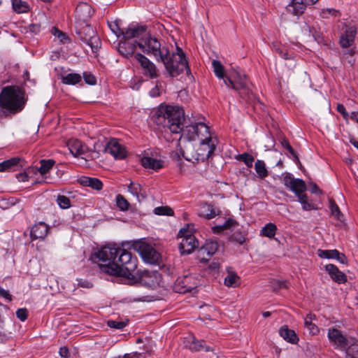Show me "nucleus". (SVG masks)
<instances>
[{
    "label": "nucleus",
    "mask_w": 358,
    "mask_h": 358,
    "mask_svg": "<svg viewBox=\"0 0 358 358\" xmlns=\"http://www.w3.org/2000/svg\"><path fill=\"white\" fill-rule=\"evenodd\" d=\"M122 248L109 245L101 248L98 251L92 254L91 259L98 264L100 270L111 275L127 278L134 277L137 268L138 259L136 256L127 251L128 246Z\"/></svg>",
    "instance_id": "obj_1"
},
{
    "label": "nucleus",
    "mask_w": 358,
    "mask_h": 358,
    "mask_svg": "<svg viewBox=\"0 0 358 358\" xmlns=\"http://www.w3.org/2000/svg\"><path fill=\"white\" fill-rule=\"evenodd\" d=\"M152 121L159 129H167L171 132L178 134L185 121L184 110L178 106L159 105L152 111Z\"/></svg>",
    "instance_id": "obj_2"
},
{
    "label": "nucleus",
    "mask_w": 358,
    "mask_h": 358,
    "mask_svg": "<svg viewBox=\"0 0 358 358\" xmlns=\"http://www.w3.org/2000/svg\"><path fill=\"white\" fill-rule=\"evenodd\" d=\"M27 101L24 90L17 85L6 86L0 92V108L5 116L21 112Z\"/></svg>",
    "instance_id": "obj_3"
},
{
    "label": "nucleus",
    "mask_w": 358,
    "mask_h": 358,
    "mask_svg": "<svg viewBox=\"0 0 358 358\" xmlns=\"http://www.w3.org/2000/svg\"><path fill=\"white\" fill-rule=\"evenodd\" d=\"M200 143L194 154H189L187 151H182V157L187 161L205 162L208 159L216 149L217 139L209 134L206 140L199 139Z\"/></svg>",
    "instance_id": "obj_4"
},
{
    "label": "nucleus",
    "mask_w": 358,
    "mask_h": 358,
    "mask_svg": "<svg viewBox=\"0 0 358 358\" xmlns=\"http://www.w3.org/2000/svg\"><path fill=\"white\" fill-rule=\"evenodd\" d=\"M159 62H162L169 75L171 77H176L186 71L190 73V69L186 57H182L179 55H171L168 49V53L164 54Z\"/></svg>",
    "instance_id": "obj_5"
},
{
    "label": "nucleus",
    "mask_w": 358,
    "mask_h": 358,
    "mask_svg": "<svg viewBox=\"0 0 358 358\" xmlns=\"http://www.w3.org/2000/svg\"><path fill=\"white\" fill-rule=\"evenodd\" d=\"M137 45L144 53L153 56L157 62H159L164 54L168 53V48L162 46L159 41L150 35L140 39Z\"/></svg>",
    "instance_id": "obj_6"
},
{
    "label": "nucleus",
    "mask_w": 358,
    "mask_h": 358,
    "mask_svg": "<svg viewBox=\"0 0 358 358\" xmlns=\"http://www.w3.org/2000/svg\"><path fill=\"white\" fill-rule=\"evenodd\" d=\"M283 183L296 194L303 210H309L312 208V204L307 201V196L303 193L306 189V186L303 180L294 178L291 174H287L283 178Z\"/></svg>",
    "instance_id": "obj_7"
},
{
    "label": "nucleus",
    "mask_w": 358,
    "mask_h": 358,
    "mask_svg": "<svg viewBox=\"0 0 358 358\" xmlns=\"http://www.w3.org/2000/svg\"><path fill=\"white\" fill-rule=\"evenodd\" d=\"M123 246L132 248L134 250L136 251L140 255L144 262L149 264H156L160 257L159 253L157 252L151 245L142 240L125 242Z\"/></svg>",
    "instance_id": "obj_8"
},
{
    "label": "nucleus",
    "mask_w": 358,
    "mask_h": 358,
    "mask_svg": "<svg viewBox=\"0 0 358 358\" xmlns=\"http://www.w3.org/2000/svg\"><path fill=\"white\" fill-rule=\"evenodd\" d=\"M182 122V136L188 141H195L199 139L206 140V137L209 136V127L203 122H196L189 125L184 126Z\"/></svg>",
    "instance_id": "obj_9"
},
{
    "label": "nucleus",
    "mask_w": 358,
    "mask_h": 358,
    "mask_svg": "<svg viewBox=\"0 0 358 358\" xmlns=\"http://www.w3.org/2000/svg\"><path fill=\"white\" fill-rule=\"evenodd\" d=\"M178 237L182 238L179 250L182 255H189L199 246V241L189 230V226L180 229Z\"/></svg>",
    "instance_id": "obj_10"
},
{
    "label": "nucleus",
    "mask_w": 358,
    "mask_h": 358,
    "mask_svg": "<svg viewBox=\"0 0 358 358\" xmlns=\"http://www.w3.org/2000/svg\"><path fill=\"white\" fill-rule=\"evenodd\" d=\"M162 279L160 273L156 271H149L148 270L137 271L134 272V277L130 278L134 282H140L141 285L152 287L159 285Z\"/></svg>",
    "instance_id": "obj_11"
},
{
    "label": "nucleus",
    "mask_w": 358,
    "mask_h": 358,
    "mask_svg": "<svg viewBox=\"0 0 358 358\" xmlns=\"http://www.w3.org/2000/svg\"><path fill=\"white\" fill-rule=\"evenodd\" d=\"M80 39L91 47L92 52H96L100 47V40L95 30L91 25H85L83 30L78 31Z\"/></svg>",
    "instance_id": "obj_12"
},
{
    "label": "nucleus",
    "mask_w": 358,
    "mask_h": 358,
    "mask_svg": "<svg viewBox=\"0 0 358 358\" xmlns=\"http://www.w3.org/2000/svg\"><path fill=\"white\" fill-rule=\"evenodd\" d=\"M134 58L140 64L142 73L145 76L151 79L157 78L159 76L156 65L144 55L136 53Z\"/></svg>",
    "instance_id": "obj_13"
},
{
    "label": "nucleus",
    "mask_w": 358,
    "mask_h": 358,
    "mask_svg": "<svg viewBox=\"0 0 358 358\" xmlns=\"http://www.w3.org/2000/svg\"><path fill=\"white\" fill-rule=\"evenodd\" d=\"M105 152L110 153L116 159H122L127 157L125 148L115 138H112L107 143Z\"/></svg>",
    "instance_id": "obj_14"
},
{
    "label": "nucleus",
    "mask_w": 358,
    "mask_h": 358,
    "mask_svg": "<svg viewBox=\"0 0 358 358\" xmlns=\"http://www.w3.org/2000/svg\"><path fill=\"white\" fill-rule=\"evenodd\" d=\"M197 285L192 275L179 277L176 280L175 289L177 292L185 293L191 292Z\"/></svg>",
    "instance_id": "obj_15"
},
{
    "label": "nucleus",
    "mask_w": 358,
    "mask_h": 358,
    "mask_svg": "<svg viewBox=\"0 0 358 358\" xmlns=\"http://www.w3.org/2000/svg\"><path fill=\"white\" fill-rule=\"evenodd\" d=\"M328 338L337 348L341 350H345L349 345V340L337 329H329L328 330Z\"/></svg>",
    "instance_id": "obj_16"
},
{
    "label": "nucleus",
    "mask_w": 358,
    "mask_h": 358,
    "mask_svg": "<svg viewBox=\"0 0 358 358\" xmlns=\"http://www.w3.org/2000/svg\"><path fill=\"white\" fill-rule=\"evenodd\" d=\"M185 347L191 351H200L204 350L206 352L210 350V347L206 345V343L203 340H197L193 335H188L184 338Z\"/></svg>",
    "instance_id": "obj_17"
},
{
    "label": "nucleus",
    "mask_w": 358,
    "mask_h": 358,
    "mask_svg": "<svg viewBox=\"0 0 358 358\" xmlns=\"http://www.w3.org/2000/svg\"><path fill=\"white\" fill-rule=\"evenodd\" d=\"M357 29L355 27H346L344 31L341 34L339 44L343 48L351 47L355 41Z\"/></svg>",
    "instance_id": "obj_18"
},
{
    "label": "nucleus",
    "mask_w": 358,
    "mask_h": 358,
    "mask_svg": "<svg viewBox=\"0 0 358 358\" xmlns=\"http://www.w3.org/2000/svg\"><path fill=\"white\" fill-rule=\"evenodd\" d=\"M146 30V26L131 24L126 29L124 33V39H131L133 38H140L141 39L148 35Z\"/></svg>",
    "instance_id": "obj_19"
},
{
    "label": "nucleus",
    "mask_w": 358,
    "mask_h": 358,
    "mask_svg": "<svg viewBox=\"0 0 358 358\" xmlns=\"http://www.w3.org/2000/svg\"><path fill=\"white\" fill-rule=\"evenodd\" d=\"M224 84L228 87H231L236 91H239L247 88L248 82L245 75L241 76L238 74L234 80L230 78H226V80H224Z\"/></svg>",
    "instance_id": "obj_20"
},
{
    "label": "nucleus",
    "mask_w": 358,
    "mask_h": 358,
    "mask_svg": "<svg viewBox=\"0 0 358 358\" xmlns=\"http://www.w3.org/2000/svg\"><path fill=\"white\" fill-rule=\"evenodd\" d=\"M325 270L330 278L338 284L344 283L347 281V276L344 273L339 271L337 266L329 264L325 266Z\"/></svg>",
    "instance_id": "obj_21"
},
{
    "label": "nucleus",
    "mask_w": 358,
    "mask_h": 358,
    "mask_svg": "<svg viewBox=\"0 0 358 358\" xmlns=\"http://www.w3.org/2000/svg\"><path fill=\"white\" fill-rule=\"evenodd\" d=\"M48 231V226L45 222H40L31 227L30 236L33 240L43 239L47 236Z\"/></svg>",
    "instance_id": "obj_22"
},
{
    "label": "nucleus",
    "mask_w": 358,
    "mask_h": 358,
    "mask_svg": "<svg viewBox=\"0 0 358 358\" xmlns=\"http://www.w3.org/2000/svg\"><path fill=\"white\" fill-rule=\"evenodd\" d=\"M306 6H307L303 0H291L286 6V10L287 13L294 16H299L304 13Z\"/></svg>",
    "instance_id": "obj_23"
},
{
    "label": "nucleus",
    "mask_w": 358,
    "mask_h": 358,
    "mask_svg": "<svg viewBox=\"0 0 358 358\" xmlns=\"http://www.w3.org/2000/svg\"><path fill=\"white\" fill-rule=\"evenodd\" d=\"M129 39H124V41H120L118 44V51L121 55L127 58L135 55L134 52L137 45L136 41L134 43L129 41Z\"/></svg>",
    "instance_id": "obj_24"
},
{
    "label": "nucleus",
    "mask_w": 358,
    "mask_h": 358,
    "mask_svg": "<svg viewBox=\"0 0 358 358\" xmlns=\"http://www.w3.org/2000/svg\"><path fill=\"white\" fill-rule=\"evenodd\" d=\"M70 152L74 156H78L85 152V146L78 139H71L68 142Z\"/></svg>",
    "instance_id": "obj_25"
},
{
    "label": "nucleus",
    "mask_w": 358,
    "mask_h": 358,
    "mask_svg": "<svg viewBox=\"0 0 358 358\" xmlns=\"http://www.w3.org/2000/svg\"><path fill=\"white\" fill-rule=\"evenodd\" d=\"M280 336L291 343H296L299 338L294 330L289 329L287 326H282L279 330Z\"/></svg>",
    "instance_id": "obj_26"
},
{
    "label": "nucleus",
    "mask_w": 358,
    "mask_h": 358,
    "mask_svg": "<svg viewBox=\"0 0 358 358\" xmlns=\"http://www.w3.org/2000/svg\"><path fill=\"white\" fill-rule=\"evenodd\" d=\"M218 243L215 241H207L206 243L201 248L200 252L203 256L206 255L208 257L213 255L218 249Z\"/></svg>",
    "instance_id": "obj_27"
},
{
    "label": "nucleus",
    "mask_w": 358,
    "mask_h": 358,
    "mask_svg": "<svg viewBox=\"0 0 358 358\" xmlns=\"http://www.w3.org/2000/svg\"><path fill=\"white\" fill-rule=\"evenodd\" d=\"M141 164L145 168L158 170L163 166V162L150 157H144L141 159Z\"/></svg>",
    "instance_id": "obj_28"
},
{
    "label": "nucleus",
    "mask_w": 358,
    "mask_h": 358,
    "mask_svg": "<svg viewBox=\"0 0 358 358\" xmlns=\"http://www.w3.org/2000/svg\"><path fill=\"white\" fill-rule=\"evenodd\" d=\"M217 213L213 206L208 203H203L201 206L199 215L207 220H210L216 216Z\"/></svg>",
    "instance_id": "obj_29"
},
{
    "label": "nucleus",
    "mask_w": 358,
    "mask_h": 358,
    "mask_svg": "<svg viewBox=\"0 0 358 358\" xmlns=\"http://www.w3.org/2000/svg\"><path fill=\"white\" fill-rule=\"evenodd\" d=\"M81 184L90 187L96 190H101L103 187L102 182L99 179L95 178L85 177L81 180Z\"/></svg>",
    "instance_id": "obj_30"
},
{
    "label": "nucleus",
    "mask_w": 358,
    "mask_h": 358,
    "mask_svg": "<svg viewBox=\"0 0 358 358\" xmlns=\"http://www.w3.org/2000/svg\"><path fill=\"white\" fill-rule=\"evenodd\" d=\"M212 67L213 69V72L215 75L219 79H222L223 82L224 83V80H226V78L229 77L225 75L224 67L222 64V63L218 60L213 59L212 61Z\"/></svg>",
    "instance_id": "obj_31"
},
{
    "label": "nucleus",
    "mask_w": 358,
    "mask_h": 358,
    "mask_svg": "<svg viewBox=\"0 0 358 358\" xmlns=\"http://www.w3.org/2000/svg\"><path fill=\"white\" fill-rule=\"evenodd\" d=\"M19 162L20 158L18 157H13L1 162L0 172L15 170V167L18 165Z\"/></svg>",
    "instance_id": "obj_32"
},
{
    "label": "nucleus",
    "mask_w": 358,
    "mask_h": 358,
    "mask_svg": "<svg viewBox=\"0 0 358 358\" xmlns=\"http://www.w3.org/2000/svg\"><path fill=\"white\" fill-rule=\"evenodd\" d=\"M81 76L76 73H71L62 76V82L65 85H76L81 82Z\"/></svg>",
    "instance_id": "obj_33"
},
{
    "label": "nucleus",
    "mask_w": 358,
    "mask_h": 358,
    "mask_svg": "<svg viewBox=\"0 0 358 358\" xmlns=\"http://www.w3.org/2000/svg\"><path fill=\"white\" fill-rule=\"evenodd\" d=\"M224 285L231 287H238L240 285V278L236 273L228 271V274L224 278Z\"/></svg>",
    "instance_id": "obj_34"
},
{
    "label": "nucleus",
    "mask_w": 358,
    "mask_h": 358,
    "mask_svg": "<svg viewBox=\"0 0 358 358\" xmlns=\"http://www.w3.org/2000/svg\"><path fill=\"white\" fill-rule=\"evenodd\" d=\"M238 226V223L232 218L227 219L222 225H217L213 227L215 232H220L224 229H234Z\"/></svg>",
    "instance_id": "obj_35"
},
{
    "label": "nucleus",
    "mask_w": 358,
    "mask_h": 358,
    "mask_svg": "<svg viewBox=\"0 0 358 358\" xmlns=\"http://www.w3.org/2000/svg\"><path fill=\"white\" fill-rule=\"evenodd\" d=\"M12 6L17 13H27L29 9L28 3L22 0H12Z\"/></svg>",
    "instance_id": "obj_36"
},
{
    "label": "nucleus",
    "mask_w": 358,
    "mask_h": 358,
    "mask_svg": "<svg viewBox=\"0 0 358 358\" xmlns=\"http://www.w3.org/2000/svg\"><path fill=\"white\" fill-rule=\"evenodd\" d=\"M255 169L261 179L265 178L268 176V172L266 169V164L264 161L257 159L255 163Z\"/></svg>",
    "instance_id": "obj_37"
},
{
    "label": "nucleus",
    "mask_w": 358,
    "mask_h": 358,
    "mask_svg": "<svg viewBox=\"0 0 358 358\" xmlns=\"http://www.w3.org/2000/svg\"><path fill=\"white\" fill-rule=\"evenodd\" d=\"M345 350L348 355L358 358V341L349 340V345Z\"/></svg>",
    "instance_id": "obj_38"
},
{
    "label": "nucleus",
    "mask_w": 358,
    "mask_h": 358,
    "mask_svg": "<svg viewBox=\"0 0 358 358\" xmlns=\"http://www.w3.org/2000/svg\"><path fill=\"white\" fill-rule=\"evenodd\" d=\"M277 227L273 223L266 224L262 229V234L266 237L273 238L275 234Z\"/></svg>",
    "instance_id": "obj_39"
},
{
    "label": "nucleus",
    "mask_w": 358,
    "mask_h": 358,
    "mask_svg": "<svg viewBox=\"0 0 358 358\" xmlns=\"http://www.w3.org/2000/svg\"><path fill=\"white\" fill-rule=\"evenodd\" d=\"M115 202L117 207L121 211L128 210L130 206V203L122 194H117L116 196Z\"/></svg>",
    "instance_id": "obj_40"
},
{
    "label": "nucleus",
    "mask_w": 358,
    "mask_h": 358,
    "mask_svg": "<svg viewBox=\"0 0 358 358\" xmlns=\"http://www.w3.org/2000/svg\"><path fill=\"white\" fill-rule=\"evenodd\" d=\"M236 159L240 162H243L248 168H251L254 162V157L248 152H243L238 155Z\"/></svg>",
    "instance_id": "obj_41"
},
{
    "label": "nucleus",
    "mask_w": 358,
    "mask_h": 358,
    "mask_svg": "<svg viewBox=\"0 0 358 358\" xmlns=\"http://www.w3.org/2000/svg\"><path fill=\"white\" fill-rule=\"evenodd\" d=\"M40 163L41 166L38 168V171L42 176H44L53 166L55 162L53 159H42Z\"/></svg>",
    "instance_id": "obj_42"
},
{
    "label": "nucleus",
    "mask_w": 358,
    "mask_h": 358,
    "mask_svg": "<svg viewBox=\"0 0 358 358\" xmlns=\"http://www.w3.org/2000/svg\"><path fill=\"white\" fill-rule=\"evenodd\" d=\"M329 208L331 210V215L334 216L337 220H341L343 215L341 213L338 205L333 199L329 200Z\"/></svg>",
    "instance_id": "obj_43"
},
{
    "label": "nucleus",
    "mask_w": 358,
    "mask_h": 358,
    "mask_svg": "<svg viewBox=\"0 0 358 358\" xmlns=\"http://www.w3.org/2000/svg\"><path fill=\"white\" fill-rule=\"evenodd\" d=\"M317 255L321 258L334 259L336 255H338L337 250H318Z\"/></svg>",
    "instance_id": "obj_44"
},
{
    "label": "nucleus",
    "mask_w": 358,
    "mask_h": 358,
    "mask_svg": "<svg viewBox=\"0 0 358 358\" xmlns=\"http://www.w3.org/2000/svg\"><path fill=\"white\" fill-rule=\"evenodd\" d=\"M128 191L137 199L139 197V194L142 190L141 185L138 183H134L133 182H130L129 185L127 186Z\"/></svg>",
    "instance_id": "obj_45"
},
{
    "label": "nucleus",
    "mask_w": 358,
    "mask_h": 358,
    "mask_svg": "<svg viewBox=\"0 0 358 358\" xmlns=\"http://www.w3.org/2000/svg\"><path fill=\"white\" fill-rule=\"evenodd\" d=\"M154 212L156 215H168L171 216L173 215L174 212L169 206H159L155 208Z\"/></svg>",
    "instance_id": "obj_46"
},
{
    "label": "nucleus",
    "mask_w": 358,
    "mask_h": 358,
    "mask_svg": "<svg viewBox=\"0 0 358 358\" xmlns=\"http://www.w3.org/2000/svg\"><path fill=\"white\" fill-rule=\"evenodd\" d=\"M110 30L117 36H122L124 37V33L125 30L121 29L119 26V20H115L108 24Z\"/></svg>",
    "instance_id": "obj_47"
},
{
    "label": "nucleus",
    "mask_w": 358,
    "mask_h": 358,
    "mask_svg": "<svg viewBox=\"0 0 358 358\" xmlns=\"http://www.w3.org/2000/svg\"><path fill=\"white\" fill-rule=\"evenodd\" d=\"M57 203L62 209H67L71 206L69 198L64 195H59L57 198Z\"/></svg>",
    "instance_id": "obj_48"
},
{
    "label": "nucleus",
    "mask_w": 358,
    "mask_h": 358,
    "mask_svg": "<svg viewBox=\"0 0 358 358\" xmlns=\"http://www.w3.org/2000/svg\"><path fill=\"white\" fill-rule=\"evenodd\" d=\"M246 233L245 231H237L234 232L231 236V241L239 244H243L245 241Z\"/></svg>",
    "instance_id": "obj_49"
},
{
    "label": "nucleus",
    "mask_w": 358,
    "mask_h": 358,
    "mask_svg": "<svg viewBox=\"0 0 358 358\" xmlns=\"http://www.w3.org/2000/svg\"><path fill=\"white\" fill-rule=\"evenodd\" d=\"M107 324L111 328L122 329L127 325V322L108 320Z\"/></svg>",
    "instance_id": "obj_50"
},
{
    "label": "nucleus",
    "mask_w": 358,
    "mask_h": 358,
    "mask_svg": "<svg viewBox=\"0 0 358 358\" xmlns=\"http://www.w3.org/2000/svg\"><path fill=\"white\" fill-rule=\"evenodd\" d=\"M336 110L341 113L342 115V117L346 121L348 122L349 118H350V113H348L344 105L342 104V103H337V106H336Z\"/></svg>",
    "instance_id": "obj_51"
},
{
    "label": "nucleus",
    "mask_w": 358,
    "mask_h": 358,
    "mask_svg": "<svg viewBox=\"0 0 358 358\" xmlns=\"http://www.w3.org/2000/svg\"><path fill=\"white\" fill-rule=\"evenodd\" d=\"M51 32L54 36L57 37L61 42H64L65 40L68 39V37L66 36V34L56 27H52Z\"/></svg>",
    "instance_id": "obj_52"
},
{
    "label": "nucleus",
    "mask_w": 358,
    "mask_h": 358,
    "mask_svg": "<svg viewBox=\"0 0 358 358\" xmlns=\"http://www.w3.org/2000/svg\"><path fill=\"white\" fill-rule=\"evenodd\" d=\"M355 52L353 50H349L343 54V59L350 65L352 66L355 62V59L353 58V55Z\"/></svg>",
    "instance_id": "obj_53"
},
{
    "label": "nucleus",
    "mask_w": 358,
    "mask_h": 358,
    "mask_svg": "<svg viewBox=\"0 0 358 358\" xmlns=\"http://www.w3.org/2000/svg\"><path fill=\"white\" fill-rule=\"evenodd\" d=\"M83 78L85 80V82L90 85H95L96 83V78L91 73L85 72L83 73Z\"/></svg>",
    "instance_id": "obj_54"
},
{
    "label": "nucleus",
    "mask_w": 358,
    "mask_h": 358,
    "mask_svg": "<svg viewBox=\"0 0 358 358\" xmlns=\"http://www.w3.org/2000/svg\"><path fill=\"white\" fill-rule=\"evenodd\" d=\"M28 315V310L26 308H19L16 311V316L21 321L24 322L27 320Z\"/></svg>",
    "instance_id": "obj_55"
},
{
    "label": "nucleus",
    "mask_w": 358,
    "mask_h": 358,
    "mask_svg": "<svg viewBox=\"0 0 358 358\" xmlns=\"http://www.w3.org/2000/svg\"><path fill=\"white\" fill-rule=\"evenodd\" d=\"M306 328L311 335H317L320 331L319 328L313 323L309 324Z\"/></svg>",
    "instance_id": "obj_56"
},
{
    "label": "nucleus",
    "mask_w": 358,
    "mask_h": 358,
    "mask_svg": "<svg viewBox=\"0 0 358 358\" xmlns=\"http://www.w3.org/2000/svg\"><path fill=\"white\" fill-rule=\"evenodd\" d=\"M78 285L84 288H90L92 287V283L86 280L79 279L78 280Z\"/></svg>",
    "instance_id": "obj_57"
},
{
    "label": "nucleus",
    "mask_w": 358,
    "mask_h": 358,
    "mask_svg": "<svg viewBox=\"0 0 358 358\" xmlns=\"http://www.w3.org/2000/svg\"><path fill=\"white\" fill-rule=\"evenodd\" d=\"M338 262H339L341 264H345L348 263V259L345 255L343 253H340L338 251V255H336L335 258Z\"/></svg>",
    "instance_id": "obj_58"
},
{
    "label": "nucleus",
    "mask_w": 358,
    "mask_h": 358,
    "mask_svg": "<svg viewBox=\"0 0 358 358\" xmlns=\"http://www.w3.org/2000/svg\"><path fill=\"white\" fill-rule=\"evenodd\" d=\"M0 296L7 299L8 301H10L12 300V296L9 293L8 290H6L1 287H0Z\"/></svg>",
    "instance_id": "obj_59"
},
{
    "label": "nucleus",
    "mask_w": 358,
    "mask_h": 358,
    "mask_svg": "<svg viewBox=\"0 0 358 358\" xmlns=\"http://www.w3.org/2000/svg\"><path fill=\"white\" fill-rule=\"evenodd\" d=\"M29 29L32 33L38 34L41 31V26L38 24H31L29 26Z\"/></svg>",
    "instance_id": "obj_60"
},
{
    "label": "nucleus",
    "mask_w": 358,
    "mask_h": 358,
    "mask_svg": "<svg viewBox=\"0 0 358 358\" xmlns=\"http://www.w3.org/2000/svg\"><path fill=\"white\" fill-rule=\"evenodd\" d=\"M315 317V315H313V314L307 315L306 316L305 319H304V326H305V327H308L309 325V324L313 323L312 321H313V320Z\"/></svg>",
    "instance_id": "obj_61"
},
{
    "label": "nucleus",
    "mask_w": 358,
    "mask_h": 358,
    "mask_svg": "<svg viewBox=\"0 0 358 358\" xmlns=\"http://www.w3.org/2000/svg\"><path fill=\"white\" fill-rule=\"evenodd\" d=\"M59 355L62 357L67 358L69 356V351L66 347H62L59 349Z\"/></svg>",
    "instance_id": "obj_62"
},
{
    "label": "nucleus",
    "mask_w": 358,
    "mask_h": 358,
    "mask_svg": "<svg viewBox=\"0 0 358 358\" xmlns=\"http://www.w3.org/2000/svg\"><path fill=\"white\" fill-rule=\"evenodd\" d=\"M349 119L358 124V108L357 110H354L350 113Z\"/></svg>",
    "instance_id": "obj_63"
},
{
    "label": "nucleus",
    "mask_w": 358,
    "mask_h": 358,
    "mask_svg": "<svg viewBox=\"0 0 358 358\" xmlns=\"http://www.w3.org/2000/svg\"><path fill=\"white\" fill-rule=\"evenodd\" d=\"M10 338L9 335L0 332V343H6Z\"/></svg>",
    "instance_id": "obj_64"
}]
</instances>
